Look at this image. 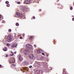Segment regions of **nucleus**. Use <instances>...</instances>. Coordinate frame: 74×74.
<instances>
[{
    "label": "nucleus",
    "instance_id": "1",
    "mask_svg": "<svg viewBox=\"0 0 74 74\" xmlns=\"http://www.w3.org/2000/svg\"><path fill=\"white\" fill-rule=\"evenodd\" d=\"M42 70L36 71L35 72V74H42Z\"/></svg>",
    "mask_w": 74,
    "mask_h": 74
},
{
    "label": "nucleus",
    "instance_id": "2",
    "mask_svg": "<svg viewBox=\"0 0 74 74\" xmlns=\"http://www.w3.org/2000/svg\"><path fill=\"white\" fill-rule=\"evenodd\" d=\"M8 40L9 42H11L12 40V36L11 35H9L7 37Z\"/></svg>",
    "mask_w": 74,
    "mask_h": 74
},
{
    "label": "nucleus",
    "instance_id": "3",
    "mask_svg": "<svg viewBox=\"0 0 74 74\" xmlns=\"http://www.w3.org/2000/svg\"><path fill=\"white\" fill-rule=\"evenodd\" d=\"M29 58L31 59H34V57L33 55V54H31L29 56Z\"/></svg>",
    "mask_w": 74,
    "mask_h": 74
},
{
    "label": "nucleus",
    "instance_id": "4",
    "mask_svg": "<svg viewBox=\"0 0 74 74\" xmlns=\"http://www.w3.org/2000/svg\"><path fill=\"white\" fill-rule=\"evenodd\" d=\"M26 48H28L29 49H32V46L30 45L29 44L26 45Z\"/></svg>",
    "mask_w": 74,
    "mask_h": 74
},
{
    "label": "nucleus",
    "instance_id": "5",
    "mask_svg": "<svg viewBox=\"0 0 74 74\" xmlns=\"http://www.w3.org/2000/svg\"><path fill=\"white\" fill-rule=\"evenodd\" d=\"M16 15L17 16H19V17H23V15L19 12H17Z\"/></svg>",
    "mask_w": 74,
    "mask_h": 74
},
{
    "label": "nucleus",
    "instance_id": "6",
    "mask_svg": "<svg viewBox=\"0 0 74 74\" xmlns=\"http://www.w3.org/2000/svg\"><path fill=\"white\" fill-rule=\"evenodd\" d=\"M17 46V44L15 43L13 44V45L11 46L12 48H14V47H16Z\"/></svg>",
    "mask_w": 74,
    "mask_h": 74
},
{
    "label": "nucleus",
    "instance_id": "7",
    "mask_svg": "<svg viewBox=\"0 0 74 74\" xmlns=\"http://www.w3.org/2000/svg\"><path fill=\"white\" fill-rule=\"evenodd\" d=\"M26 9V8L25 7L23 6L22 7L21 10L22 11H25Z\"/></svg>",
    "mask_w": 74,
    "mask_h": 74
},
{
    "label": "nucleus",
    "instance_id": "8",
    "mask_svg": "<svg viewBox=\"0 0 74 74\" xmlns=\"http://www.w3.org/2000/svg\"><path fill=\"white\" fill-rule=\"evenodd\" d=\"M28 63L26 61H24L23 63L22 64L23 66H26L28 64Z\"/></svg>",
    "mask_w": 74,
    "mask_h": 74
},
{
    "label": "nucleus",
    "instance_id": "9",
    "mask_svg": "<svg viewBox=\"0 0 74 74\" xmlns=\"http://www.w3.org/2000/svg\"><path fill=\"white\" fill-rule=\"evenodd\" d=\"M19 60L20 61H22L23 60V57L21 56H20L19 57Z\"/></svg>",
    "mask_w": 74,
    "mask_h": 74
},
{
    "label": "nucleus",
    "instance_id": "10",
    "mask_svg": "<svg viewBox=\"0 0 74 74\" xmlns=\"http://www.w3.org/2000/svg\"><path fill=\"white\" fill-rule=\"evenodd\" d=\"M28 51V50H27V49H26L24 50L23 52H24V54H25V55H26L27 54V53Z\"/></svg>",
    "mask_w": 74,
    "mask_h": 74
},
{
    "label": "nucleus",
    "instance_id": "11",
    "mask_svg": "<svg viewBox=\"0 0 74 74\" xmlns=\"http://www.w3.org/2000/svg\"><path fill=\"white\" fill-rule=\"evenodd\" d=\"M30 1V0H26L25 1V3L26 4H29Z\"/></svg>",
    "mask_w": 74,
    "mask_h": 74
},
{
    "label": "nucleus",
    "instance_id": "12",
    "mask_svg": "<svg viewBox=\"0 0 74 74\" xmlns=\"http://www.w3.org/2000/svg\"><path fill=\"white\" fill-rule=\"evenodd\" d=\"M42 51L41 50L39 49L37 51V52L38 53H41V52H42Z\"/></svg>",
    "mask_w": 74,
    "mask_h": 74
},
{
    "label": "nucleus",
    "instance_id": "13",
    "mask_svg": "<svg viewBox=\"0 0 74 74\" xmlns=\"http://www.w3.org/2000/svg\"><path fill=\"white\" fill-rule=\"evenodd\" d=\"M15 60H13V61L11 60L10 62V63H15Z\"/></svg>",
    "mask_w": 74,
    "mask_h": 74
},
{
    "label": "nucleus",
    "instance_id": "14",
    "mask_svg": "<svg viewBox=\"0 0 74 74\" xmlns=\"http://www.w3.org/2000/svg\"><path fill=\"white\" fill-rule=\"evenodd\" d=\"M16 66L15 64H12L11 65V67H12V66H14V67H15Z\"/></svg>",
    "mask_w": 74,
    "mask_h": 74
},
{
    "label": "nucleus",
    "instance_id": "15",
    "mask_svg": "<svg viewBox=\"0 0 74 74\" xmlns=\"http://www.w3.org/2000/svg\"><path fill=\"white\" fill-rule=\"evenodd\" d=\"M3 50L4 51H7L8 49H7V48H5L3 49Z\"/></svg>",
    "mask_w": 74,
    "mask_h": 74
},
{
    "label": "nucleus",
    "instance_id": "16",
    "mask_svg": "<svg viewBox=\"0 0 74 74\" xmlns=\"http://www.w3.org/2000/svg\"><path fill=\"white\" fill-rule=\"evenodd\" d=\"M63 74H66V72L64 70L63 71Z\"/></svg>",
    "mask_w": 74,
    "mask_h": 74
},
{
    "label": "nucleus",
    "instance_id": "17",
    "mask_svg": "<svg viewBox=\"0 0 74 74\" xmlns=\"http://www.w3.org/2000/svg\"><path fill=\"white\" fill-rule=\"evenodd\" d=\"M29 39L30 40H32L33 39V37L31 36L29 37Z\"/></svg>",
    "mask_w": 74,
    "mask_h": 74
},
{
    "label": "nucleus",
    "instance_id": "18",
    "mask_svg": "<svg viewBox=\"0 0 74 74\" xmlns=\"http://www.w3.org/2000/svg\"><path fill=\"white\" fill-rule=\"evenodd\" d=\"M25 70H27V71L28 69V68L27 67H26L24 69Z\"/></svg>",
    "mask_w": 74,
    "mask_h": 74
},
{
    "label": "nucleus",
    "instance_id": "19",
    "mask_svg": "<svg viewBox=\"0 0 74 74\" xmlns=\"http://www.w3.org/2000/svg\"><path fill=\"white\" fill-rule=\"evenodd\" d=\"M16 26H19V23H16Z\"/></svg>",
    "mask_w": 74,
    "mask_h": 74
},
{
    "label": "nucleus",
    "instance_id": "20",
    "mask_svg": "<svg viewBox=\"0 0 74 74\" xmlns=\"http://www.w3.org/2000/svg\"><path fill=\"white\" fill-rule=\"evenodd\" d=\"M5 3L6 4H8V3H9V2H8V1H6L5 2Z\"/></svg>",
    "mask_w": 74,
    "mask_h": 74
},
{
    "label": "nucleus",
    "instance_id": "21",
    "mask_svg": "<svg viewBox=\"0 0 74 74\" xmlns=\"http://www.w3.org/2000/svg\"><path fill=\"white\" fill-rule=\"evenodd\" d=\"M7 45L8 46V47H9V46H10V44L9 43H7Z\"/></svg>",
    "mask_w": 74,
    "mask_h": 74
},
{
    "label": "nucleus",
    "instance_id": "22",
    "mask_svg": "<svg viewBox=\"0 0 74 74\" xmlns=\"http://www.w3.org/2000/svg\"><path fill=\"white\" fill-rule=\"evenodd\" d=\"M7 5L8 7H10V5L9 4H7Z\"/></svg>",
    "mask_w": 74,
    "mask_h": 74
},
{
    "label": "nucleus",
    "instance_id": "23",
    "mask_svg": "<svg viewBox=\"0 0 74 74\" xmlns=\"http://www.w3.org/2000/svg\"><path fill=\"white\" fill-rule=\"evenodd\" d=\"M29 68H32V66H30L29 67Z\"/></svg>",
    "mask_w": 74,
    "mask_h": 74
},
{
    "label": "nucleus",
    "instance_id": "24",
    "mask_svg": "<svg viewBox=\"0 0 74 74\" xmlns=\"http://www.w3.org/2000/svg\"><path fill=\"white\" fill-rule=\"evenodd\" d=\"M11 31V29H10L9 30H8V32H10Z\"/></svg>",
    "mask_w": 74,
    "mask_h": 74
},
{
    "label": "nucleus",
    "instance_id": "25",
    "mask_svg": "<svg viewBox=\"0 0 74 74\" xmlns=\"http://www.w3.org/2000/svg\"><path fill=\"white\" fill-rule=\"evenodd\" d=\"M8 56V54L6 55V57H7Z\"/></svg>",
    "mask_w": 74,
    "mask_h": 74
},
{
    "label": "nucleus",
    "instance_id": "26",
    "mask_svg": "<svg viewBox=\"0 0 74 74\" xmlns=\"http://www.w3.org/2000/svg\"><path fill=\"white\" fill-rule=\"evenodd\" d=\"M34 47H35V48H36V47H37V46H36V45H34Z\"/></svg>",
    "mask_w": 74,
    "mask_h": 74
},
{
    "label": "nucleus",
    "instance_id": "27",
    "mask_svg": "<svg viewBox=\"0 0 74 74\" xmlns=\"http://www.w3.org/2000/svg\"><path fill=\"white\" fill-rule=\"evenodd\" d=\"M42 55H45L44 53H42Z\"/></svg>",
    "mask_w": 74,
    "mask_h": 74
},
{
    "label": "nucleus",
    "instance_id": "28",
    "mask_svg": "<svg viewBox=\"0 0 74 74\" xmlns=\"http://www.w3.org/2000/svg\"><path fill=\"white\" fill-rule=\"evenodd\" d=\"M70 9L71 10H73V8L72 7H71Z\"/></svg>",
    "mask_w": 74,
    "mask_h": 74
},
{
    "label": "nucleus",
    "instance_id": "29",
    "mask_svg": "<svg viewBox=\"0 0 74 74\" xmlns=\"http://www.w3.org/2000/svg\"><path fill=\"white\" fill-rule=\"evenodd\" d=\"M20 39H22L23 38L22 37H20Z\"/></svg>",
    "mask_w": 74,
    "mask_h": 74
},
{
    "label": "nucleus",
    "instance_id": "30",
    "mask_svg": "<svg viewBox=\"0 0 74 74\" xmlns=\"http://www.w3.org/2000/svg\"><path fill=\"white\" fill-rule=\"evenodd\" d=\"M32 18H33V19H35V16H33L32 17Z\"/></svg>",
    "mask_w": 74,
    "mask_h": 74
},
{
    "label": "nucleus",
    "instance_id": "31",
    "mask_svg": "<svg viewBox=\"0 0 74 74\" xmlns=\"http://www.w3.org/2000/svg\"><path fill=\"white\" fill-rule=\"evenodd\" d=\"M10 56H13V55H14V54L13 53L12 54H10Z\"/></svg>",
    "mask_w": 74,
    "mask_h": 74
},
{
    "label": "nucleus",
    "instance_id": "32",
    "mask_svg": "<svg viewBox=\"0 0 74 74\" xmlns=\"http://www.w3.org/2000/svg\"><path fill=\"white\" fill-rule=\"evenodd\" d=\"M18 4H20V2H17Z\"/></svg>",
    "mask_w": 74,
    "mask_h": 74
},
{
    "label": "nucleus",
    "instance_id": "33",
    "mask_svg": "<svg viewBox=\"0 0 74 74\" xmlns=\"http://www.w3.org/2000/svg\"><path fill=\"white\" fill-rule=\"evenodd\" d=\"M1 18V16L0 14V19Z\"/></svg>",
    "mask_w": 74,
    "mask_h": 74
},
{
    "label": "nucleus",
    "instance_id": "34",
    "mask_svg": "<svg viewBox=\"0 0 74 74\" xmlns=\"http://www.w3.org/2000/svg\"><path fill=\"white\" fill-rule=\"evenodd\" d=\"M0 68H1V65H0Z\"/></svg>",
    "mask_w": 74,
    "mask_h": 74
},
{
    "label": "nucleus",
    "instance_id": "35",
    "mask_svg": "<svg viewBox=\"0 0 74 74\" xmlns=\"http://www.w3.org/2000/svg\"><path fill=\"white\" fill-rule=\"evenodd\" d=\"M72 20H73V21H74V18H72Z\"/></svg>",
    "mask_w": 74,
    "mask_h": 74
},
{
    "label": "nucleus",
    "instance_id": "36",
    "mask_svg": "<svg viewBox=\"0 0 74 74\" xmlns=\"http://www.w3.org/2000/svg\"><path fill=\"white\" fill-rule=\"evenodd\" d=\"M23 36L24 37L25 36V34L23 35Z\"/></svg>",
    "mask_w": 74,
    "mask_h": 74
},
{
    "label": "nucleus",
    "instance_id": "37",
    "mask_svg": "<svg viewBox=\"0 0 74 74\" xmlns=\"http://www.w3.org/2000/svg\"><path fill=\"white\" fill-rule=\"evenodd\" d=\"M14 53H16V52H15Z\"/></svg>",
    "mask_w": 74,
    "mask_h": 74
},
{
    "label": "nucleus",
    "instance_id": "38",
    "mask_svg": "<svg viewBox=\"0 0 74 74\" xmlns=\"http://www.w3.org/2000/svg\"><path fill=\"white\" fill-rule=\"evenodd\" d=\"M47 56H48V54L47 55Z\"/></svg>",
    "mask_w": 74,
    "mask_h": 74
},
{
    "label": "nucleus",
    "instance_id": "39",
    "mask_svg": "<svg viewBox=\"0 0 74 74\" xmlns=\"http://www.w3.org/2000/svg\"><path fill=\"white\" fill-rule=\"evenodd\" d=\"M40 60H42V59H40Z\"/></svg>",
    "mask_w": 74,
    "mask_h": 74
},
{
    "label": "nucleus",
    "instance_id": "40",
    "mask_svg": "<svg viewBox=\"0 0 74 74\" xmlns=\"http://www.w3.org/2000/svg\"><path fill=\"white\" fill-rule=\"evenodd\" d=\"M40 11H41V9L40 10Z\"/></svg>",
    "mask_w": 74,
    "mask_h": 74
},
{
    "label": "nucleus",
    "instance_id": "41",
    "mask_svg": "<svg viewBox=\"0 0 74 74\" xmlns=\"http://www.w3.org/2000/svg\"><path fill=\"white\" fill-rule=\"evenodd\" d=\"M58 1H59V0H58Z\"/></svg>",
    "mask_w": 74,
    "mask_h": 74
}]
</instances>
